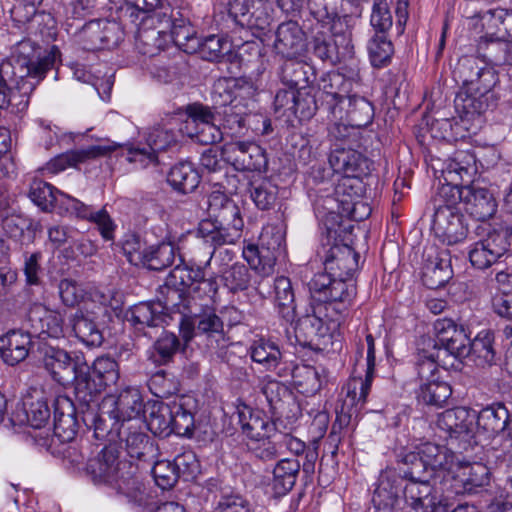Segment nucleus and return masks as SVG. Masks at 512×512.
Here are the masks:
<instances>
[{"instance_id":"nucleus-1","label":"nucleus","mask_w":512,"mask_h":512,"mask_svg":"<svg viewBox=\"0 0 512 512\" xmlns=\"http://www.w3.org/2000/svg\"><path fill=\"white\" fill-rule=\"evenodd\" d=\"M86 474L98 485H107L125 496L129 503L137 507L147 504L148 494L137 467L120 460V451L115 445H107L93 458H89L84 468Z\"/></svg>"},{"instance_id":"nucleus-2","label":"nucleus","mask_w":512,"mask_h":512,"mask_svg":"<svg viewBox=\"0 0 512 512\" xmlns=\"http://www.w3.org/2000/svg\"><path fill=\"white\" fill-rule=\"evenodd\" d=\"M399 492H402L405 502L416 512H448L432 481H406L402 485L392 471L380 474L372 502L379 510L395 511L400 503Z\"/></svg>"},{"instance_id":"nucleus-3","label":"nucleus","mask_w":512,"mask_h":512,"mask_svg":"<svg viewBox=\"0 0 512 512\" xmlns=\"http://www.w3.org/2000/svg\"><path fill=\"white\" fill-rule=\"evenodd\" d=\"M208 203L214 219L202 220L197 228L198 236L212 248L205 252V266H210L218 247L235 244L241 238L244 227L240 208L224 193L213 192Z\"/></svg>"},{"instance_id":"nucleus-4","label":"nucleus","mask_w":512,"mask_h":512,"mask_svg":"<svg viewBox=\"0 0 512 512\" xmlns=\"http://www.w3.org/2000/svg\"><path fill=\"white\" fill-rule=\"evenodd\" d=\"M40 354L44 369L57 383L74 382L75 394L80 401H87V397L98 390L91 378L90 366L82 356H72L65 349L51 345H43Z\"/></svg>"},{"instance_id":"nucleus-5","label":"nucleus","mask_w":512,"mask_h":512,"mask_svg":"<svg viewBox=\"0 0 512 512\" xmlns=\"http://www.w3.org/2000/svg\"><path fill=\"white\" fill-rule=\"evenodd\" d=\"M284 233L276 226L263 228L258 243H249L243 248V258L250 268L257 273L262 280H254V288L262 298L266 297V291L262 288L265 278L274 273L277 258L284 252Z\"/></svg>"},{"instance_id":"nucleus-6","label":"nucleus","mask_w":512,"mask_h":512,"mask_svg":"<svg viewBox=\"0 0 512 512\" xmlns=\"http://www.w3.org/2000/svg\"><path fill=\"white\" fill-rule=\"evenodd\" d=\"M307 285L311 298L324 304L326 316L332 321H340L348 314L356 296V286L352 281L317 273Z\"/></svg>"},{"instance_id":"nucleus-7","label":"nucleus","mask_w":512,"mask_h":512,"mask_svg":"<svg viewBox=\"0 0 512 512\" xmlns=\"http://www.w3.org/2000/svg\"><path fill=\"white\" fill-rule=\"evenodd\" d=\"M40 50L41 48L30 39H23L13 46L11 59L8 61L13 63L18 78L30 76L43 79L47 71L54 67L60 56L59 49L53 46L42 57Z\"/></svg>"},{"instance_id":"nucleus-8","label":"nucleus","mask_w":512,"mask_h":512,"mask_svg":"<svg viewBox=\"0 0 512 512\" xmlns=\"http://www.w3.org/2000/svg\"><path fill=\"white\" fill-rule=\"evenodd\" d=\"M477 80L466 90H460L455 99L456 110L465 117L481 115L489 107L491 90L498 82L496 71L485 63L482 71L477 76Z\"/></svg>"},{"instance_id":"nucleus-9","label":"nucleus","mask_w":512,"mask_h":512,"mask_svg":"<svg viewBox=\"0 0 512 512\" xmlns=\"http://www.w3.org/2000/svg\"><path fill=\"white\" fill-rule=\"evenodd\" d=\"M374 118V106L364 96L356 91L351 93L331 114L333 126L329 129V134L339 138L344 137L341 129L347 130V126L363 128L372 123Z\"/></svg>"},{"instance_id":"nucleus-10","label":"nucleus","mask_w":512,"mask_h":512,"mask_svg":"<svg viewBox=\"0 0 512 512\" xmlns=\"http://www.w3.org/2000/svg\"><path fill=\"white\" fill-rule=\"evenodd\" d=\"M229 14L237 25L251 31L263 32L274 20V8L268 0H234Z\"/></svg>"},{"instance_id":"nucleus-11","label":"nucleus","mask_w":512,"mask_h":512,"mask_svg":"<svg viewBox=\"0 0 512 512\" xmlns=\"http://www.w3.org/2000/svg\"><path fill=\"white\" fill-rule=\"evenodd\" d=\"M162 9L164 10H160V16H163V25L169 33V41L172 40L185 53H196V48L199 47V38L187 13L169 4L163 6Z\"/></svg>"},{"instance_id":"nucleus-12","label":"nucleus","mask_w":512,"mask_h":512,"mask_svg":"<svg viewBox=\"0 0 512 512\" xmlns=\"http://www.w3.org/2000/svg\"><path fill=\"white\" fill-rule=\"evenodd\" d=\"M144 402L139 389L127 387L118 395H107L103 398V411L113 413L121 423L141 424Z\"/></svg>"},{"instance_id":"nucleus-13","label":"nucleus","mask_w":512,"mask_h":512,"mask_svg":"<svg viewBox=\"0 0 512 512\" xmlns=\"http://www.w3.org/2000/svg\"><path fill=\"white\" fill-rule=\"evenodd\" d=\"M223 157L237 171H262L268 160L264 149L251 141H231L223 145Z\"/></svg>"},{"instance_id":"nucleus-14","label":"nucleus","mask_w":512,"mask_h":512,"mask_svg":"<svg viewBox=\"0 0 512 512\" xmlns=\"http://www.w3.org/2000/svg\"><path fill=\"white\" fill-rule=\"evenodd\" d=\"M475 414L463 407L447 409L437 418V427L447 434L453 444L458 441V448L467 450L472 445L473 421Z\"/></svg>"},{"instance_id":"nucleus-15","label":"nucleus","mask_w":512,"mask_h":512,"mask_svg":"<svg viewBox=\"0 0 512 512\" xmlns=\"http://www.w3.org/2000/svg\"><path fill=\"white\" fill-rule=\"evenodd\" d=\"M163 23V16H160V11L156 14L141 17L135 35V47L140 54L153 57L164 49L169 42V33H167Z\"/></svg>"},{"instance_id":"nucleus-16","label":"nucleus","mask_w":512,"mask_h":512,"mask_svg":"<svg viewBox=\"0 0 512 512\" xmlns=\"http://www.w3.org/2000/svg\"><path fill=\"white\" fill-rule=\"evenodd\" d=\"M318 255L323 259L325 274L335 279L352 281L353 274L358 269L359 254L346 244H334L327 248L322 246Z\"/></svg>"},{"instance_id":"nucleus-17","label":"nucleus","mask_w":512,"mask_h":512,"mask_svg":"<svg viewBox=\"0 0 512 512\" xmlns=\"http://www.w3.org/2000/svg\"><path fill=\"white\" fill-rule=\"evenodd\" d=\"M80 37L88 50L111 49L123 40L124 32L116 21L92 20L83 26Z\"/></svg>"},{"instance_id":"nucleus-18","label":"nucleus","mask_w":512,"mask_h":512,"mask_svg":"<svg viewBox=\"0 0 512 512\" xmlns=\"http://www.w3.org/2000/svg\"><path fill=\"white\" fill-rule=\"evenodd\" d=\"M256 91L255 83L250 78L224 77L214 83L212 100L223 109L226 106L242 104L243 100L254 97Z\"/></svg>"},{"instance_id":"nucleus-19","label":"nucleus","mask_w":512,"mask_h":512,"mask_svg":"<svg viewBox=\"0 0 512 512\" xmlns=\"http://www.w3.org/2000/svg\"><path fill=\"white\" fill-rule=\"evenodd\" d=\"M23 328L35 336L59 339L64 336V319L59 312L36 303L28 310Z\"/></svg>"},{"instance_id":"nucleus-20","label":"nucleus","mask_w":512,"mask_h":512,"mask_svg":"<svg viewBox=\"0 0 512 512\" xmlns=\"http://www.w3.org/2000/svg\"><path fill=\"white\" fill-rule=\"evenodd\" d=\"M433 230L444 244L455 245L463 242L468 235V226L461 210L443 207L436 209L433 216Z\"/></svg>"},{"instance_id":"nucleus-21","label":"nucleus","mask_w":512,"mask_h":512,"mask_svg":"<svg viewBox=\"0 0 512 512\" xmlns=\"http://www.w3.org/2000/svg\"><path fill=\"white\" fill-rule=\"evenodd\" d=\"M341 25L340 20L338 23L334 22L332 25L333 33L331 35L323 32H318L312 40V53L315 57L324 63L336 65L340 62L339 48L343 47L346 51L350 52L352 48V32L347 30L342 34H338L337 26Z\"/></svg>"},{"instance_id":"nucleus-22","label":"nucleus","mask_w":512,"mask_h":512,"mask_svg":"<svg viewBox=\"0 0 512 512\" xmlns=\"http://www.w3.org/2000/svg\"><path fill=\"white\" fill-rule=\"evenodd\" d=\"M172 433L191 438L196 428L198 401L191 395H178L169 401Z\"/></svg>"},{"instance_id":"nucleus-23","label":"nucleus","mask_w":512,"mask_h":512,"mask_svg":"<svg viewBox=\"0 0 512 512\" xmlns=\"http://www.w3.org/2000/svg\"><path fill=\"white\" fill-rule=\"evenodd\" d=\"M434 330L437 338L433 346L434 350H438L439 345L444 352L456 359H462L465 344H469V336L464 326L457 325L452 319L441 318L435 321Z\"/></svg>"},{"instance_id":"nucleus-24","label":"nucleus","mask_w":512,"mask_h":512,"mask_svg":"<svg viewBox=\"0 0 512 512\" xmlns=\"http://www.w3.org/2000/svg\"><path fill=\"white\" fill-rule=\"evenodd\" d=\"M358 79V76L357 79L346 78L344 74L335 71L326 73L320 78L318 86L324 95L323 104L330 115L354 92Z\"/></svg>"},{"instance_id":"nucleus-25","label":"nucleus","mask_w":512,"mask_h":512,"mask_svg":"<svg viewBox=\"0 0 512 512\" xmlns=\"http://www.w3.org/2000/svg\"><path fill=\"white\" fill-rule=\"evenodd\" d=\"M452 478L455 481L456 493H476L490 483V470L480 462H464L457 459Z\"/></svg>"},{"instance_id":"nucleus-26","label":"nucleus","mask_w":512,"mask_h":512,"mask_svg":"<svg viewBox=\"0 0 512 512\" xmlns=\"http://www.w3.org/2000/svg\"><path fill=\"white\" fill-rule=\"evenodd\" d=\"M122 147V145L107 141L103 144L92 145L84 149L71 150L56 156L47 163L46 169L51 173H59L67 167H76L79 163L106 156Z\"/></svg>"},{"instance_id":"nucleus-27","label":"nucleus","mask_w":512,"mask_h":512,"mask_svg":"<svg viewBox=\"0 0 512 512\" xmlns=\"http://www.w3.org/2000/svg\"><path fill=\"white\" fill-rule=\"evenodd\" d=\"M275 52L283 58H297L306 49L305 33L293 20L278 25L273 43Z\"/></svg>"},{"instance_id":"nucleus-28","label":"nucleus","mask_w":512,"mask_h":512,"mask_svg":"<svg viewBox=\"0 0 512 512\" xmlns=\"http://www.w3.org/2000/svg\"><path fill=\"white\" fill-rule=\"evenodd\" d=\"M28 329H12L0 336V358L4 363L15 366L24 361L33 345Z\"/></svg>"},{"instance_id":"nucleus-29","label":"nucleus","mask_w":512,"mask_h":512,"mask_svg":"<svg viewBox=\"0 0 512 512\" xmlns=\"http://www.w3.org/2000/svg\"><path fill=\"white\" fill-rule=\"evenodd\" d=\"M453 276L451 259L447 250H431L422 268L423 284L429 289L444 286Z\"/></svg>"},{"instance_id":"nucleus-30","label":"nucleus","mask_w":512,"mask_h":512,"mask_svg":"<svg viewBox=\"0 0 512 512\" xmlns=\"http://www.w3.org/2000/svg\"><path fill=\"white\" fill-rule=\"evenodd\" d=\"M463 209L475 220L486 221L495 215L497 202L487 188L468 185L464 187Z\"/></svg>"},{"instance_id":"nucleus-31","label":"nucleus","mask_w":512,"mask_h":512,"mask_svg":"<svg viewBox=\"0 0 512 512\" xmlns=\"http://www.w3.org/2000/svg\"><path fill=\"white\" fill-rule=\"evenodd\" d=\"M236 409L238 422L250 441L272 437L277 432L275 423L271 422L263 411L255 410L246 404H239Z\"/></svg>"},{"instance_id":"nucleus-32","label":"nucleus","mask_w":512,"mask_h":512,"mask_svg":"<svg viewBox=\"0 0 512 512\" xmlns=\"http://www.w3.org/2000/svg\"><path fill=\"white\" fill-rule=\"evenodd\" d=\"M367 356H366V374L365 378H353L347 383V394L345 404L348 402L353 406L357 400V404L366 403L367 396L371 390V384L375 372V341L372 334L366 335Z\"/></svg>"},{"instance_id":"nucleus-33","label":"nucleus","mask_w":512,"mask_h":512,"mask_svg":"<svg viewBox=\"0 0 512 512\" xmlns=\"http://www.w3.org/2000/svg\"><path fill=\"white\" fill-rule=\"evenodd\" d=\"M54 435L62 442H71L78 429L76 410L67 396L60 395L54 399Z\"/></svg>"},{"instance_id":"nucleus-34","label":"nucleus","mask_w":512,"mask_h":512,"mask_svg":"<svg viewBox=\"0 0 512 512\" xmlns=\"http://www.w3.org/2000/svg\"><path fill=\"white\" fill-rule=\"evenodd\" d=\"M118 438L125 443V449L131 458L147 461L156 452L150 437L141 431V424L119 426Z\"/></svg>"},{"instance_id":"nucleus-35","label":"nucleus","mask_w":512,"mask_h":512,"mask_svg":"<svg viewBox=\"0 0 512 512\" xmlns=\"http://www.w3.org/2000/svg\"><path fill=\"white\" fill-rule=\"evenodd\" d=\"M333 171L343 177H359L368 170V159L354 149L337 148L329 155Z\"/></svg>"},{"instance_id":"nucleus-36","label":"nucleus","mask_w":512,"mask_h":512,"mask_svg":"<svg viewBox=\"0 0 512 512\" xmlns=\"http://www.w3.org/2000/svg\"><path fill=\"white\" fill-rule=\"evenodd\" d=\"M277 374L284 378L291 376L297 390L305 395H314L322 385L320 373L311 365L290 363L280 368Z\"/></svg>"},{"instance_id":"nucleus-37","label":"nucleus","mask_w":512,"mask_h":512,"mask_svg":"<svg viewBox=\"0 0 512 512\" xmlns=\"http://www.w3.org/2000/svg\"><path fill=\"white\" fill-rule=\"evenodd\" d=\"M157 302L161 303L166 319L170 313H179L181 316L196 315L193 300L188 296L187 290L182 288L165 283L159 290Z\"/></svg>"},{"instance_id":"nucleus-38","label":"nucleus","mask_w":512,"mask_h":512,"mask_svg":"<svg viewBox=\"0 0 512 512\" xmlns=\"http://www.w3.org/2000/svg\"><path fill=\"white\" fill-rule=\"evenodd\" d=\"M417 450L425 460L431 472H434L435 477L440 473L446 472L447 474H451L454 472L457 462L455 461L456 456L447 447L426 442L421 444Z\"/></svg>"},{"instance_id":"nucleus-39","label":"nucleus","mask_w":512,"mask_h":512,"mask_svg":"<svg viewBox=\"0 0 512 512\" xmlns=\"http://www.w3.org/2000/svg\"><path fill=\"white\" fill-rule=\"evenodd\" d=\"M68 320L74 335L86 346L98 347L103 343L102 331L91 313L77 310L69 316Z\"/></svg>"},{"instance_id":"nucleus-40","label":"nucleus","mask_w":512,"mask_h":512,"mask_svg":"<svg viewBox=\"0 0 512 512\" xmlns=\"http://www.w3.org/2000/svg\"><path fill=\"white\" fill-rule=\"evenodd\" d=\"M129 313L128 320L137 330L159 327L167 321L166 313H163V307L157 301L138 303Z\"/></svg>"},{"instance_id":"nucleus-41","label":"nucleus","mask_w":512,"mask_h":512,"mask_svg":"<svg viewBox=\"0 0 512 512\" xmlns=\"http://www.w3.org/2000/svg\"><path fill=\"white\" fill-rule=\"evenodd\" d=\"M48 395L41 388L33 387L29 390L24 401V409L28 424L33 428H41L50 418Z\"/></svg>"},{"instance_id":"nucleus-42","label":"nucleus","mask_w":512,"mask_h":512,"mask_svg":"<svg viewBox=\"0 0 512 512\" xmlns=\"http://www.w3.org/2000/svg\"><path fill=\"white\" fill-rule=\"evenodd\" d=\"M509 411L503 403L497 402L483 408L477 415V428L488 437L498 435L506 428Z\"/></svg>"},{"instance_id":"nucleus-43","label":"nucleus","mask_w":512,"mask_h":512,"mask_svg":"<svg viewBox=\"0 0 512 512\" xmlns=\"http://www.w3.org/2000/svg\"><path fill=\"white\" fill-rule=\"evenodd\" d=\"M469 358L476 366L484 367L495 362L493 335L489 331H481L469 344H465L463 358Z\"/></svg>"},{"instance_id":"nucleus-44","label":"nucleus","mask_w":512,"mask_h":512,"mask_svg":"<svg viewBox=\"0 0 512 512\" xmlns=\"http://www.w3.org/2000/svg\"><path fill=\"white\" fill-rule=\"evenodd\" d=\"M285 59L279 70V78L282 84L295 90L306 88L310 82V77L313 76L312 67L296 58Z\"/></svg>"},{"instance_id":"nucleus-45","label":"nucleus","mask_w":512,"mask_h":512,"mask_svg":"<svg viewBox=\"0 0 512 512\" xmlns=\"http://www.w3.org/2000/svg\"><path fill=\"white\" fill-rule=\"evenodd\" d=\"M250 356L255 363L260 364L267 371H278L288 364L283 360L279 346L268 340L261 339L254 342L250 348Z\"/></svg>"},{"instance_id":"nucleus-46","label":"nucleus","mask_w":512,"mask_h":512,"mask_svg":"<svg viewBox=\"0 0 512 512\" xmlns=\"http://www.w3.org/2000/svg\"><path fill=\"white\" fill-rule=\"evenodd\" d=\"M83 420L89 429H93V436L98 440H103L108 436H111L110 440H113L114 434L118 437L119 426L125 425L114 417L113 413L103 411V401L99 406V412H88L84 415Z\"/></svg>"},{"instance_id":"nucleus-47","label":"nucleus","mask_w":512,"mask_h":512,"mask_svg":"<svg viewBox=\"0 0 512 512\" xmlns=\"http://www.w3.org/2000/svg\"><path fill=\"white\" fill-rule=\"evenodd\" d=\"M301 469V464L297 459L284 458L277 462L273 469L272 487L275 494L286 495L293 489Z\"/></svg>"},{"instance_id":"nucleus-48","label":"nucleus","mask_w":512,"mask_h":512,"mask_svg":"<svg viewBox=\"0 0 512 512\" xmlns=\"http://www.w3.org/2000/svg\"><path fill=\"white\" fill-rule=\"evenodd\" d=\"M167 182L171 187L183 194L193 192L200 183V175L189 161L176 163L169 171Z\"/></svg>"},{"instance_id":"nucleus-49","label":"nucleus","mask_w":512,"mask_h":512,"mask_svg":"<svg viewBox=\"0 0 512 512\" xmlns=\"http://www.w3.org/2000/svg\"><path fill=\"white\" fill-rule=\"evenodd\" d=\"M328 327L315 314L301 317L295 326V336L302 346L318 345L319 340L328 334Z\"/></svg>"},{"instance_id":"nucleus-50","label":"nucleus","mask_w":512,"mask_h":512,"mask_svg":"<svg viewBox=\"0 0 512 512\" xmlns=\"http://www.w3.org/2000/svg\"><path fill=\"white\" fill-rule=\"evenodd\" d=\"M274 303L278 314L287 322H292L296 315L295 294L291 280L280 276L274 281Z\"/></svg>"},{"instance_id":"nucleus-51","label":"nucleus","mask_w":512,"mask_h":512,"mask_svg":"<svg viewBox=\"0 0 512 512\" xmlns=\"http://www.w3.org/2000/svg\"><path fill=\"white\" fill-rule=\"evenodd\" d=\"M146 412V426L154 435L167 437L172 434L169 402H154Z\"/></svg>"},{"instance_id":"nucleus-52","label":"nucleus","mask_w":512,"mask_h":512,"mask_svg":"<svg viewBox=\"0 0 512 512\" xmlns=\"http://www.w3.org/2000/svg\"><path fill=\"white\" fill-rule=\"evenodd\" d=\"M177 247L171 241H162L147 247L143 266L150 270L161 271L171 266L176 257Z\"/></svg>"},{"instance_id":"nucleus-53","label":"nucleus","mask_w":512,"mask_h":512,"mask_svg":"<svg viewBox=\"0 0 512 512\" xmlns=\"http://www.w3.org/2000/svg\"><path fill=\"white\" fill-rule=\"evenodd\" d=\"M42 79L36 77H16V81L10 86L7 93V108L11 107L13 112H22L27 109L29 98L36 86Z\"/></svg>"},{"instance_id":"nucleus-54","label":"nucleus","mask_w":512,"mask_h":512,"mask_svg":"<svg viewBox=\"0 0 512 512\" xmlns=\"http://www.w3.org/2000/svg\"><path fill=\"white\" fill-rule=\"evenodd\" d=\"M365 186L359 177H342L334 190L335 201L338 203L339 213L349 207L354 201L363 196Z\"/></svg>"},{"instance_id":"nucleus-55","label":"nucleus","mask_w":512,"mask_h":512,"mask_svg":"<svg viewBox=\"0 0 512 512\" xmlns=\"http://www.w3.org/2000/svg\"><path fill=\"white\" fill-rule=\"evenodd\" d=\"M402 467L400 468V472L402 475V480L406 481H420V480H430L432 481L435 476L434 472L428 468L425 463V460L417 451H412L405 454L401 459Z\"/></svg>"},{"instance_id":"nucleus-56","label":"nucleus","mask_w":512,"mask_h":512,"mask_svg":"<svg viewBox=\"0 0 512 512\" xmlns=\"http://www.w3.org/2000/svg\"><path fill=\"white\" fill-rule=\"evenodd\" d=\"M479 48L486 51L485 57L496 66H512V42L496 39L488 40L482 36L479 41Z\"/></svg>"},{"instance_id":"nucleus-57","label":"nucleus","mask_w":512,"mask_h":512,"mask_svg":"<svg viewBox=\"0 0 512 512\" xmlns=\"http://www.w3.org/2000/svg\"><path fill=\"white\" fill-rule=\"evenodd\" d=\"M249 191L251 199L260 210L273 208L278 199V186L267 178L251 181Z\"/></svg>"},{"instance_id":"nucleus-58","label":"nucleus","mask_w":512,"mask_h":512,"mask_svg":"<svg viewBox=\"0 0 512 512\" xmlns=\"http://www.w3.org/2000/svg\"><path fill=\"white\" fill-rule=\"evenodd\" d=\"M93 374L98 378L99 382L96 383L97 391L91 396L89 395L86 401L90 402L93 397L99 393L103 388L115 385L119 379V366L118 363L109 356L98 357L93 363Z\"/></svg>"},{"instance_id":"nucleus-59","label":"nucleus","mask_w":512,"mask_h":512,"mask_svg":"<svg viewBox=\"0 0 512 512\" xmlns=\"http://www.w3.org/2000/svg\"><path fill=\"white\" fill-rule=\"evenodd\" d=\"M452 394L450 385L444 381L433 380L420 384L417 399L426 405L442 407Z\"/></svg>"},{"instance_id":"nucleus-60","label":"nucleus","mask_w":512,"mask_h":512,"mask_svg":"<svg viewBox=\"0 0 512 512\" xmlns=\"http://www.w3.org/2000/svg\"><path fill=\"white\" fill-rule=\"evenodd\" d=\"M368 52L373 67L387 66L394 54V47L387 33H375L368 42Z\"/></svg>"},{"instance_id":"nucleus-61","label":"nucleus","mask_w":512,"mask_h":512,"mask_svg":"<svg viewBox=\"0 0 512 512\" xmlns=\"http://www.w3.org/2000/svg\"><path fill=\"white\" fill-rule=\"evenodd\" d=\"M219 273L224 286L233 293L247 290L252 283L249 269L241 263H234L219 270Z\"/></svg>"},{"instance_id":"nucleus-62","label":"nucleus","mask_w":512,"mask_h":512,"mask_svg":"<svg viewBox=\"0 0 512 512\" xmlns=\"http://www.w3.org/2000/svg\"><path fill=\"white\" fill-rule=\"evenodd\" d=\"M196 319V328L199 335H204L208 340H214L217 344L224 341V323L213 311H204L192 315Z\"/></svg>"},{"instance_id":"nucleus-63","label":"nucleus","mask_w":512,"mask_h":512,"mask_svg":"<svg viewBox=\"0 0 512 512\" xmlns=\"http://www.w3.org/2000/svg\"><path fill=\"white\" fill-rule=\"evenodd\" d=\"M232 45L233 43L222 36L210 35L203 40L199 39V47L196 48V53H199L204 60L220 61L231 51Z\"/></svg>"},{"instance_id":"nucleus-64","label":"nucleus","mask_w":512,"mask_h":512,"mask_svg":"<svg viewBox=\"0 0 512 512\" xmlns=\"http://www.w3.org/2000/svg\"><path fill=\"white\" fill-rule=\"evenodd\" d=\"M243 104H234L226 106L222 111L217 112V116L222 118L221 125L232 136H241L244 134L246 113Z\"/></svg>"}]
</instances>
